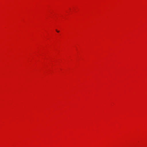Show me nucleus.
<instances>
[{"instance_id": "1", "label": "nucleus", "mask_w": 147, "mask_h": 147, "mask_svg": "<svg viewBox=\"0 0 147 147\" xmlns=\"http://www.w3.org/2000/svg\"><path fill=\"white\" fill-rule=\"evenodd\" d=\"M56 30L57 32H59V31L57 30Z\"/></svg>"}]
</instances>
